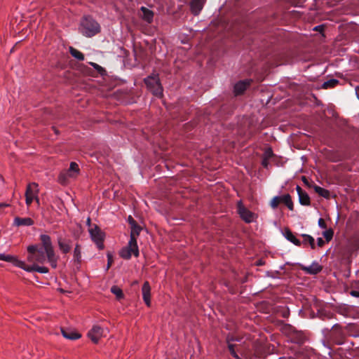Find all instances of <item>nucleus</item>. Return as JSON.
Wrapping results in <instances>:
<instances>
[{"label": "nucleus", "mask_w": 359, "mask_h": 359, "mask_svg": "<svg viewBox=\"0 0 359 359\" xmlns=\"http://www.w3.org/2000/svg\"><path fill=\"white\" fill-rule=\"evenodd\" d=\"M347 20H346V19H341V20H339V21L338 22H346V21H347Z\"/></svg>", "instance_id": "obj_54"}, {"label": "nucleus", "mask_w": 359, "mask_h": 359, "mask_svg": "<svg viewBox=\"0 0 359 359\" xmlns=\"http://www.w3.org/2000/svg\"><path fill=\"white\" fill-rule=\"evenodd\" d=\"M147 87L154 95L161 97L163 95V87L157 75L149 76L144 79Z\"/></svg>", "instance_id": "obj_2"}, {"label": "nucleus", "mask_w": 359, "mask_h": 359, "mask_svg": "<svg viewBox=\"0 0 359 359\" xmlns=\"http://www.w3.org/2000/svg\"><path fill=\"white\" fill-rule=\"evenodd\" d=\"M74 260L79 264L81 262V248L79 244L75 245L74 250Z\"/></svg>", "instance_id": "obj_26"}, {"label": "nucleus", "mask_w": 359, "mask_h": 359, "mask_svg": "<svg viewBox=\"0 0 359 359\" xmlns=\"http://www.w3.org/2000/svg\"><path fill=\"white\" fill-rule=\"evenodd\" d=\"M53 129L55 130V133H57V130L54 127H53Z\"/></svg>", "instance_id": "obj_56"}, {"label": "nucleus", "mask_w": 359, "mask_h": 359, "mask_svg": "<svg viewBox=\"0 0 359 359\" xmlns=\"http://www.w3.org/2000/svg\"><path fill=\"white\" fill-rule=\"evenodd\" d=\"M228 348H229V351H230L231 354L233 357L237 358L238 356H237V355H236V351H235V350H234V345H233V344H229V345H228Z\"/></svg>", "instance_id": "obj_43"}, {"label": "nucleus", "mask_w": 359, "mask_h": 359, "mask_svg": "<svg viewBox=\"0 0 359 359\" xmlns=\"http://www.w3.org/2000/svg\"><path fill=\"white\" fill-rule=\"evenodd\" d=\"M91 66H93L101 75H104L106 73L105 69L100 66L99 65L95 63V62H90V63Z\"/></svg>", "instance_id": "obj_38"}, {"label": "nucleus", "mask_w": 359, "mask_h": 359, "mask_svg": "<svg viewBox=\"0 0 359 359\" xmlns=\"http://www.w3.org/2000/svg\"><path fill=\"white\" fill-rule=\"evenodd\" d=\"M8 205H9L8 204L4 203H0V209L5 208V207H8Z\"/></svg>", "instance_id": "obj_53"}, {"label": "nucleus", "mask_w": 359, "mask_h": 359, "mask_svg": "<svg viewBox=\"0 0 359 359\" xmlns=\"http://www.w3.org/2000/svg\"><path fill=\"white\" fill-rule=\"evenodd\" d=\"M285 332L290 341L294 344L302 346L308 340L304 332L297 330L292 326L289 325L286 328Z\"/></svg>", "instance_id": "obj_3"}, {"label": "nucleus", "mask_w": 359, "mask_h": 359, "mask_svg": "<svg viewBox=\"0 0 359 359\" xmlns=\"http://www.w3.org/2000/svg\"><path fill=\"white\" fill-rule=\"evenodd\" d=\"M283 235L287 241L292 243L294 245L297 246L301 245L302 242L294 236L289 228H285L284 229Z\"/></svg>", "instance_id": "obj_16"}, {"label": "nucleus", "mask_w": 359, "mask_h": 359, "mask_svg": "<svg viewBox=\"0 0 359 359\" xmlns=\"http://www.w3.org/2000/svg\"><path fill=\"white\" fill-rule=\"evenodd\" d=\"M0 260H4L8 262H15V264H16L17 261H18L14 257L11 255H6L5 254H0Z\"/></svg>", "instance_id": "obj_32"}, {"label": "nucleus", "mask_w": 359, "mask_h": 359, "mask_svg": "<svg viewBox=\"0 0 359 359\" xmlns=\"http://www.w3.org/2000/svg\"><path fill=\"white\" fill-rule=\"evenodd\" d=\"M69 53L78 60L83 61L84 60V55L73 47H69Z\"/></svg>", "instance_id": "obj_27"}, {"label": "nucleus", "mask_w": 359, "mask_h": 359, "mask_svg": "<svg viewBox=\"0 0 359 359\" xmlns=\"http://www.w3.org/2000/svg\"><path fill=\"white\" fill-rule=\"evenodd\" d=\"M79 171V165L75 162H72L67 175L69 177H74V174H77Z\"/></svg>", "instance_id": "obj_25"}, {"label": "nucleus", "mask_w": 359, "mask_h": 359, "mask_svg": "<svg viewBox=\"0 0 359 359\" xmlns=\"http://www.w3.org/2000/svg\"><path fill=\"white\" fill-rule=\"evenodd\" d=\"M296 190L299 196V203L302 205H310L311 200L308 194L299 185L297 186Z\"/></svg>", "instance_id": "obj_10"}, {"label": "nucleus", "mask_w": 359, "mask_h": 359, "mask_svg": "<svg viewBox=\"0 0 359 359\" xmlns=\"http://www.w3.org/2000/svg\"><path fill=\"white\" fill-rule=\"evenodd\" d=\"M294 6H302L306 0H285Z\"/></svg>", "instance_id": "obj_39"}, {"label": "nucleus", "mask_w": 359, "mask_h": 359, "mask_svg": "<svg viewBox=\"0 0 359 359\" xmlns=\"http://www.w3.org/2000/svg\"><path fill=\"white\" fill-rule=\"evenodd\" d=\"M137 236L130 235V241L128 244V247L130 248V250L135 257L139 256V249L137 243Z\"/></svg>", "instance_id": "obj_19"}, {"label": "nucleus", "mask_w": 359, "mask_h": 359, "mask_svg": "<svg viewBox=\"0 0 359 359\" xmlns=\"http://www.w3.org/2000/svg\"><path fill=\"white\" fill-rule=\"evenodd\" d=\"M321 4L323 6H327L328 7H332L336 6L339 2V0H320Z\"/></svg>", "instance_id": "obj_37"}, {"label": "nucleus", "mask_w": 359, "mask_h": 359, "mask_svg": "<svg viewBox=\"0 0 359 359\" xmlns=\"http://www.w3.org/2000/svg\"><path fill=\"white\" fill-rule=\"evenodd\" d=\"M202 2L205 3L206 0H201Z\"/></svg>", "instance_id": "obj_58"}, {"label": "nucleus", "mask_w": 359, "mask_h": 359, "mask_svg": "<svg viewBox=\"0 0 359 359\" xmlns=\"http://www.w3.org/2000/svg\"><path fill=\"white\" fill-rule=\"evenodd\" d=\"M89 233L92 240L95 243L99 249L104 248L103 245V233L97 226H95L93 228L89 229Z\"/></svg>", "instance_id": "obj_7"}, {"label": "nucleus", "mask_w": 359, "mask_h": 359, "mask_svg": "<svg viewBox=\"0 0 359 359\" xmlns=\"http://www.w3.org/2000/svg\"><path fill=\"white\" fill-rule=\"evenodd\" d=\"M40 241L39 244L27 247L28 260L39 264H44L48 261L53 268H56L58 257L55 255L50 237L46 234H41Z\"/></svg>", "instance_id": "obj_1"}, {"label": "nucleus", "mask_w": 359, "mask_h": 359, "mask_svg": "<svg viewBox=\"0 0 359 359\" xmlns=\"http://www.w3.org/2000/svg\"><path fill=\"white\" fill-rule=\"evenodd\" d=\"M25 201H26V205L27 206H29L31 203H32L33 200L35 199L34 198H32L31 196H25Z\"/></svg>", "instance_id": "obj_46"}, {"label": "nucleus", "mask_w": 359, "mask_h": 359, "mask_svg": "<svg viewBox=\"0 0 359 359\" xmlns=\"http://www.w3.org/2000/svg\"><path fill=\"white\" fill-rule=\"evenodd\" d=\"M79 32L86 37H92L100 32L99 24H80Z\"/></svg>", "instance_id": "obj_5"}, {"label": "nucleus", "mask_w": 359, "mask_h": 359, "mask_svg": "<svg viewBox=\"0 0 359 359\" xmlns=\"http://www.w3.org/2000/svg\"><path fill=\"white\" fill-rule=\"evenodd\" d=\"M323 235L325 237V241L327 242H329V241H330L332 239V237H333V235H334V231H333V230L332 229H330L328 230L325 231L323 233Z\"/></svg>", "instance_id": "obj_35"}, {"label": "nucleus", "mask_w": 359, "mask_h": 359, "mask_svg": "<svg viewBox=\"0 0 359 359\" xmlns=\"http://www.w3.org/2000/svg\"><path fill=\"white\" fill-rule=\"evenodd\" d=\"M273 156V151L271 148H267L263 155V158L270 159Z\"/></svg>", "instance_id": "obj_40"}, {"label": "nucleus", "mask_w": 359, "mask_h": 359, "mask_svg": "<svg viewBox=\"0 0 359 359\" xmlns=\"http://www.w3.org/2000/svg\"><path fill=\"white\" fill-rule=\"evenodd\" d=\"M14 224L20 226H32L34 224V221L32 219L29 217H16L14 219Z\"/></svg>", "instance_id": "obj_18"}, {"label": "nucleus", "mask_w": 359, "mask_h": 359, "mask_svg": "<svg viewBox=\"0 0 359 359\" xmlns=\"http://www.w3.org/2000/svg\"><path fill=\"white\" fill-rule=\"evenodd\" d=\"M48 269L46 266H39L37 264L35 266V271L41 273H46L48 272Z\"/></svg>", "instance_id": "obj_41"}, {"label": "nucleus", "mask_w": 359, "mask_h": 359, "mask_svg": "<svg viewBox=\"0 0 359 359\" xmlns=\"http://www.w3.org/2000/svg\"><path fill=\"white\" fill-rule=\"evenodd\" d=\"M318 225L322 229H327V224L323 218L318 219Z\"/></svg>", "instance_id": "obj_44"}, {"label": "nucleus", "mask_w": 359, "mask_h": 359, "mask_svg": "<svg viewBox=\"0 0 359 359\" xmlns=\"http://www.w3.org/2000/svg\"><path fill=\"white\" fill-rule=\"evenodd\" d=\"M333 316V314L332 313H322L321 316H320V318H322L323 320H325V318H327V319H330L332 318Z\"/></svg>", "instance_id": "obj_45"}, {"label": "nucleus", "mask_w": 359, "mask_h": 359, "mask_svg": "<svg viewBox=\"0 0 359 359\" xmlns=\"http://www.w3.org/2000/svg\"><path fill=\"white\" fill-rule=\"evenodd\" d=\"M313 29L316 30V31L322 32L324 29V25H321L317 26Z\"/></svg>", "instance_id": "obj_52"}, {"label": "nucleus", "mask_w": 359, "mask_h": 359, "mask_svg": "<svg viewBox=\"0 0 359 359\" xmlns=\"http://www.w3.org/2000/svg\"><path fill=\"white\" fill-rule=\"evenodd\" d=\"M303 181L306 183V179L305 177H303Z\"/></svg>", "instance_id": "obj_55"}, {"label": "nucleus", "mask_w": 359, "mask_h": 359, "mask_svg": "<svg viewBox=\"0 0 359 359\" xmlns=\"http://www.w3.org/2000/svg\"><path fill=\"white\" fill-rule=\"evenodd\" d=\"M325 243V241L322 238H318L317 239V245L319 247H323Z\"/></svg>", "instance_id": "obj_49"}, {"label": "nucleus", "mask_w": 359, "mask_h": 359, "mask_svg": "<svg viewBox=\"0 0 359 359\" xmlns=\"http://www.w3.org/2000/svg\"><path fill=\"white\" fill-rule=\"evenodd\" d=\"M204 3L201 0H192L191 2V9L192 13L198 14L203 8Z\"/></svg>", "instance_id": "obj_21"}, {"label": "nucleus", "mask_w": 359, "mask_h": 359, "mask_svg": "<svg viewBox=\"0 0 359 359\" xmlns=\"http://www.w3.org/2000/svg\"><path fill=\"white\" fill-rule=\"evenodd\" d=\"M339 83V81L335 79H331L325 81L323 84V88L325 89L331 88L334 87Z\"/></svg>", "instance_id": "obj_31"}, {"label": "nucleus", "mask_w": 359, "mask_h": 359, "mask_svg": "<svg viewBox=\"0 0 359 359\" xmlns=\"http://www.w3.org/2000/svg\"><path fill=\"white\" fill-rule=\"evenodd\" d=\"M262 165H263V167L267 168L268 165H269V159L263 158L262 159Z\"/></svg>", "instance_id": "obj_51"}, {"label": "nucleus", "mask_w": 359, "mask_h": 359, "mask_svg": "<svg viewBox=\"0 0 359 359\" xmlns=\"http://www.w3.org/2000/svg\"><path fill=\"white\" fill-rule=\"evenodd\" d=\"M72 241L69 239L63 238L61 236L57 238V244L60 250L64 254H67L70 252L72 246Z\"/></svg>", "instance_id": "obj_11"}, {"label": "nucleus", "mask_w": 359, "mask_h": 359, "mask_svg": "<svg viewBox=\"0 0 359 359\" xmlns=\"http://www.w3.org/2000/svg\"><path fill=\"white\" fill-rule=\"evenodd\" d=\"M280 203V197L274 196L270 202V206L273 209H276Z\"/></svg>", "instance_id": "obj_36"}, {"label": "nucleus", "mask_w": 359, "mask_h": 359, "mask_svg": "<svg viewBox=\"0 0 359 359\" xmlns=\"http://www.w3.org/2000/svg\"><path fill=\"white\" fill-rule=\"evenodd\" d=\"M142 298L147 306H151V287L149 282L146 281L142 287Z\"/></svg>", "instance_id": "obj_14"}, {"label": "nucleus", "mask_w": 359, "mask_h": 359, "mask_svg": "<svg viewBox=\"0 0 359 359\" xmlns=\"http://www.w3.org/2000/svg\"><path fill=\"white\" fill-rule=\"evenodd\" d=\"M61 332L65 338L71 339V340H75V339H79L81 336L79 333L76 332L74 330L65 329V328H62Z\"/></svg>", "instance_id": "obj_17"}, {"label": "nucleus", "mask_w": 359, "mask_h": 359, "mask_svg": "<svg viewBox=\"0 0 359 359\" xmlns=\"http://www.w3.org/2000/svg\"><path fill=\"white\" fill-rule=\"evenodd\" d=\"M15 265L28 272L35 271L36 264H33L32 265H28L25 264L24 262L18 260L17 261Z\"/></svg>", "instance_id": "obj_23"}, {"label": "nucleus", "mask_w": 359, "mask_h": 359, "mask_svg": "<svg viewBox=\"0 0 359 359\" xmlns=\"http://www.w3.org/2000/svg\"><path fill=\"white\" fill-rule=\"evenodd\" d=\"M349 293L353 297H359V283H356L354 285H353L352 289Z\"/></svg>", "instance_id": "obj_34"}, {"label": "nucleus", "mask_w": 359, "mask_h": 359, "mask_svg": "<svg viewBox=\"0 0 359 359\" xmlns=\"http://www.w3.org/2000/svg\"><path fill=\"white\" fill-rule=\"evenodd\" d=\"M337 312L346 317H348L351 316V309L348 306H339L337 309Z\"/></svg>", "instance_id": "obj_29"}, {"label": "nucleus", "mask_w": 359, "mask_h": 359, "mask_svg": "<svg viewBox=\"0 0 359 359\" xmlns=\"http://www.w3.org/2000/svg\"><path fill=\"white\" fill-rule=\"evenodd\" d=\"M319 1H320V0H317V1H316V4H319Z\"/></svg>", "instance_id": "obj_57"}, {"label": "nucleus", "mask_w": 359, "mask_h": 359, "mask_svg": "<svg viewBox=\"0 0 359 359\" xmlns=\"http://www.w3.org/2000/svg\"><path fill=\"white\" fill-rule=\"evenodd\" d=\"M39 193L38 184L35 182L29 183L26 189L25 196H31L35 198L37 203H39V199L37 196Z\"/></svg>", "instance_id": "obj_13"}, {"label": "nucleus", "mask_w": 359, "mask_h": 359, "mask_svg": "<svg viewBox=\"0 0 359 359\" xmlns=\"http://www.w3.org/2000/svg\"><path fill=\"white\" fill-rule=\"evenodd\" d=\"M128 223H129V224L130 225V226H133V225H135V224H137V223L136 222V221H135V220L132 217V216H130V215L128 217Z\"/></svg>", "instance_id": "obj_48"}, {"label": "nucleus", "mask_w": 359, "mask_h": 359, "mask_svg": "<svg viewBox=\"0 0 359 359\" xmlns=\"http://www.w3.org/2000/svg\"><path fill=\"white\" fill-rule=\"evenodd\" d=\"M113 262H114V259H113V256H112V255H111L110 252H108V253H107V270H108V269L111 267V264H112Z\"/></svg>", "instance_id": "obj_42"}, {"label": "nucleus", "mask_w": 359, "mask_h": 359, "mask_svg": "<svg viewBox=\"0 0 359 359\" xmlns=\"http://www.w3.org/2000/svg\"><path fill=\"white\" fill-rule=\"evenodd\" d=\"M85 22H95V20L90 16H84Z\"/></svg>", "instance_id": "obj_50"}, {"label": "nucleus", "mask_w": 359, "mask_h": 359, "mask_svg": "<svg viewBox=\"0 0 359 359\" xmlns=\"http://www.w3.org/2000/svg\"><path fill=\"white\" fill-rule=\"evenodd\" d=\"M251 80L240 81L234 86V93L236 95H241L244 93L246 88L250 86Z\"/></svg>", "instance_id": "obj_15"}, {"label": "nucleus", "mask_w": 359, "mask_h": 359, "mask_svg": "<svg viewBox=\"0 0 359 359\" xmlns=\"http://www.w3.org/2000/svg\"><path fill=\"white\" fill-rule=\"evenodd\" d=\"M298 266L301 270L304 271L306 273L310 274V275H316L318 273H320L323 269L322 266H320L316 262H313L309 266H304L303 264H298Z\"/></svg>", "instance_id": "obj_9"}, {"label": "nucleus", "mask_w": 359, "mask_h": 359, "mask_svg": "<svg viewBox=\"0 0 359 359\" xmlns=\"http://www.w3.org/2000/svg\"><path fill=\"white\" fill-rule=\"evenodd\" d=\"M138 15L147 22H151L154 18V12L147 7L142 6L138 11Z\"/></svg>", "instance_id": "obj_12"}, {"label": "nucleus", "mask_w": 359, "mask_h": 359, "mask_svg": "<svg viewBox=\"0 0 359 359\" xmlns=\"http://www.w3.org/2000/svg\"><path fill=\"white\" fill-rule=\"evenodd\" d=\"M280 203H284L290 210H293L294 204L289 194L280 196Z\"/></svg>", "instance_id": "obj_20"}, {"label": "nucleus", "mask_w": 359, "mask_h": 359, "mask_svg": "<svg viewBox=\"0 0 359 359\" xmlns=\"http://www.w3.org/2000/svg\"><path fill=\"white\" fill-rule=\"evenodd\" d=\"M238 212L240 217L247 223H250L253 221L254 214L248 210L239 201L237 205Z\"/></svg>", "instance_id": "obj_8"}, {"label": "nucleus", "mask_w": 359, "mask_h": 359, "mask_svg": "<svg viewBox=\"0 0 359 359\" xmlns=\"http://www.w3.org/2000/svg\"><path fill=\"white\" fill-rule=\"evenodd\" d=\"M111 292L116 295V299L118 300L123 299L124 297L122 290L116 285H114L111 287Z\"/></svg>", "instance_id": "obj_28"}, {"label": "nucleus", "mask_w": 359, "mask_h": 359, "mask_svg": "<svg viewBox=\"0 0 359 359\" xmlns=\"http://www.w3.org/2000/svg\"><path fill=\"white\" fill-rule=\"evenodd\" d=\"M302 237L303 238V241H302V243L305 245H306L307 244H309V245L311 246V248L312 249H315L316 248V244H315V241H314V238L309 235V234H302Z\"/></svg>", "instance_id": "obj_22"}, {"label": "nucleus", "mask_w": 359, "mask_h": 359, "mask_svg": "<svg viewBox=\"0 0 359 359\" xmlns=\"http://www.w3.org/2000/svg\"><path fill=\"white\" fill-rule=\"evenodd\" d=\"M105 330L98 325H95L88 331V336L94 344H97L100 339L105 337Z\"/></svg>", "instance_id": "obj_6"}, {"label": "nucleus", "mask_w": 359, "mask_h": 359, "mask_svg": "<svg viewBox=\"0 0 359 359\" xmlns=\"http://www.w3.org/2000/svg\"><path fill=\"white\" fill-rule=\"evenodd\" d=\"M59 179H60V182L61 183L65 184L66 182V180H67L66 175L65 174H60V177H59Z\"/></svg>", "instance_id": "obj_47"}, {"label": "nucleus", "mask_w": 359, "mask_h": 359, "mask_svg": "<svg viewBox=\"0 0 359 359\" xmlns=\"http://www.w3.org/2000/svg\"><path fill=\"white\" fill-rule=\"evenodd\" d=\"M130 229H131L130 235H133V236H135L137 237L140 235V231L142 230V228L137 224L131 226Z\"/></svg>", "instance_id": "obj_33"}, {"label": "nucleus", "mask_w": 359, "mask_h": 359, "mask_svg": "<svg viewBox=\"0 0 359 359\" xmlns=\"http://www.w3.org/2000/svg\"><path fill=\"white\" fill-rule=\"evenodd\" d=\"M323 332H326L327 337L333 340L337 344H343L344 333L340 325L335 324L332 327L330 330L325 329Z\"/></svg>", "instance_id": "obj_4"}, {"label": "nucleus", "mask_w": 359, "mask_h": 359, "mask_svg": "<svg viewBox=\"0 0 359 359\" xmlns=\"http://www.w3.org/2000/svg\"><path fill=\"white\" fill-rule=\"evenodd\" d=\"M132 255H133V252L130 250V248L128 246L123 248L120 252V256L125 259H130Z\"/></svg>", "instance_id": "obj_30"}, {"label": "nucleus", "mask_w": 359, "mask_h": 359, "mask_svg": "<svg viewBox=\"0 0 359 359\" xmlns=\"http://www.w3.org/2000/svg\"><path fill=\"white\" fill-rule=\"evenodd\" d=\"M314 191L320 196L325 198H329L330 196V192L319 186L314 185L313 187Z\"/></svg>", "instance_id": "obj_24"}]
</instances>
